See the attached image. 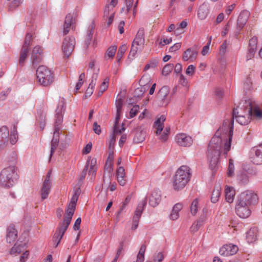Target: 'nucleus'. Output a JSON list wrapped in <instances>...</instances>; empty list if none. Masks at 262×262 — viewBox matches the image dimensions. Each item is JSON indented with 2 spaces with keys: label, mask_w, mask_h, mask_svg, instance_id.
<instances>
[{
  "label": "nucleus",
  "mask_w": 262,
  "mask_h": 262,
  "mask_svg": "<svg viewBox=\"0 0 262 262\" xmlns=\"http://www.w3.org/2000/svg\"><path fill=\"white\" fill-rule=\"evenodd\" d=\"M113 163L106 161L104 166V169L108 171L109 173V177H111V173L113 171Z\"/></svg>",
  "instance_id": "obj_50"
},
{
  "label": "nucleus",
  "mask_w": 262,
  "mask_h": 262,
  "mask_svg": "<svg viewBox=\"0 0 262 262\" xmlns=\"http://www.w3.org/2000/svg\"><path fill=\"white\" fill-rule=\"evenodd\" d=\"M236 180L238 184L246 185L249 182V177L245 171H240L237 174Z\"/></svg>",
  "instance_id": "obj_26"
},
{
  "label": "nucleus",
  "mask_w": 262,
  "mask_h": 262,
  "mask_svg": "<svg viewBox=\"0 0 262 262\" xmlns=\"http://www.w3.org/2000/svg\"><path fill=\"white\" fill-rule=\"evenodd\" d=\"M249 157L251 161L254 164H262V144L252 147L250 151Z\"/></svg>",
  "instance_id": "obj_8"
},
{
  "label": "nucleus",
  "mask_w": 262,
  "mask_h": 262,
  "mask_svg": "<svg viewBox=\"0 0 262 262\" xmlns=\"http://www.w3.org/2000/svg\"><path fill=\"white\" fill-rule=\"evenodd\" d=\"M17 135L15 133H11L9 137V145L15 144L17 141Z\"/></svg>",
  "instance_id": "obj_51"
},
{
  "label": "nucleus",
  "mask_w": 262,
  "mask_h": 262,
  "mask_svg": "<svg viewBox=\"0 0 262 262\" xmlns=\"http://www.w3.org/2000/svg\"><path fill=\"white\" fill-rule=\"evenodd\" d=\"M211 36L210 37L209 40L206 46H205L202 50L201 53L203 56H205L209 52V47L211 43Z\"/></svg>",
  "instance_id": "obj_52"
},
{
  "label": "nucleus",
  "mask_w": 262,
  "mask_h": 262,
  "mask_svg": "<svg viewBox=\"0 0 262 262\" xmlns=\"http://www.w3.org/2000/svg\"><path fill=\"white\" fill-rule=\"evenodd\" d=\"M161 195L160 191L154 190L151 193L149 199V204L152 207H156L160 202Z\"/></svg>",
  "instance_id": "obj_19"
},
{
  "label": "nucleus",
  "mask_w": 262,
  "mask_h": 262,
  "mask_svg": "<svg viewBox=\"0 0 262 262\" xmlns=\"http://www.w3.org/2000/svg\"><path fill=\"white\" fill-rule=\"evenodd\" d=\"M255 52H256V51L253 50V49H248V52L246 56L247 60H248L252 59L254 57Z\"/></svg>",
  "instance_id": "obj_62"
},
{
  "label": "nucleus",
  "mask_w": 262,
  "mask_h": 262,
  "mask_svg": "<svg viewBox=\"0 0 262 262\" xmlns=\"http://www.w3.org/2000/svg\"><path fill=\"white\" fill-rule=\"evenodd\" d=\"M235 211L238 216L243 219L249 217L251 214L249 205H244L238 201L235 207Z\"/></svg>",
  "instance_id": "obj_12"
},
{
  "label": "nucleus",
  "mask_w": 262,
  "mask_h": 262,
  "mask_svg": "<svg viewBox=\"0 0 262 262\" xmlns=\"http://www.w3.org/2000/svg\"><path fill=\"white\" fill-rule=\"evenodd\" d=\"M9 132L6 126L0 128V149L9 146Z\"/></svg>",
  "instance_id": "obj_13"
},
{
  "label": "nucleus",
  "mask_w": 262,
  "mask_h": 262,
  "mask_svg": "<svg viewBox=\"0 0 262 262\" xmlns=\"http://www.w3.org/2000/svg\"><path fill=\"white\" fill-rule=\"evenodd\" d=\"M75 39L74 37H66L62 42V50L65 56L69 57L72 54L75 45Z\"/></svg>",
  "instance_id": "obj_9"
},
{
  "label": "nucleus",
  "mask_w": 262,
  "mask_h": 262,
  "mask_svg": "<svg viewBox=\"0 0 262 262\" xmlns=\"http://www.w3.org/2000/svg\"><path fill=\"white\" fill-rule=\"evenodd\" d=\"M195 67L193 65H190L188 67L187 70H186V74L188 75H193V74H194V70H195Z\"/></svg>",
  "instance_id": "obj_59"
},
{
  "label": "nucleus",
  "mask_w": 262,
  "mask_h": 262,
  "mask_svg": "<svg viewBox=\"0 0 262 262\" xmlns=\"http://www.w3.org/2000/svg\"><path fill=\"white\" fill-rule=\"evenodd\" d=\"M260 119L262 118V111L257 107H253L252 105V114L250 118Z\"/></svg>",
  "instance_id": "obj_36"
},
{
  "label": "nucleus",
  "mask_w": 262,
  "mask_h": 262,
  "mask_svg": "<svg viewBox=\"0 0 262 262\" xmlns=\"http://www.w3.org/2000/svg\"><path fill=\"white\" fill-rule=\"evenodd\" d=\"M190 168L182 165L176 171L173 181V187L176 191L183 189L190 180Z\"/></svg>",
  "instance_id": "obj_4"
},
{
  "label": "nucleus",
  "mask_w": 262,
  "mask_h": 262,
  "mask_svg": "<svg viewBox=\"0 0 262 262\" xmlns=\"http://www.w3.org/2000/svg\"><path fill=\"white\" fill-rule=\"evenodd\" d=\"M46 113L42 110H40L38 111V116L37 120L39 124V126L41 130L44 129L46 125Z\"/></svg>",
  "instance_id": "obj_31"
},
{
  "label": "nucleus",
  "mask_w": 262,
  "mask_h": 262,
  "mask_svg": "<svg viewBox=\"0 0 262 262\" xmlns=\"http://www.w3.org/2000/svg\"><path fill=\"white\" fill-rule=\"evenodd\" d=\"M139 110V106L138 105H134L132 108L130 110L129 112V116L130 118H133L135 117L137 113L138 112Z\"/></svg>",
  "instance_id": "obj_53"
},
{
  "label": "nucleus",
  "mask_w": 262,
  "mask_h": 262,
  "mask_svg": "<svg viewBox=\"0 0 262 262\" xmlns=\"http://www.w3.org/2000/svg\"><path fill=\"white\" fill-rule=\"evenodd\" d=\"M51 175V171L50 170L48 172L45 181L43 183V185L41 190V196L42 200L47 198L50 192V189L51 187V182L50 179Z\"/></svg>",
  "instance_id": "obj_15"
},
{
  "label": "nucleus",
  "mask_w": 262,
  "mask_h": 262,
  "mask_svg": "<svg viewBox=\"0 0 262 262\" xmlns=\"http://www.w3.org/2000/svg\"><path fill=\"white\" fill-rule=\"evenodd\" d=\"M225 193L226 201L229 203H232L235 193L233 188L230 187H226Z\"/></svg>",
  "instance_id": "obj_32"
},
{
  "label": "nucleus",
  "mask_w": 262,
  "mask_h": 262,
  "mask_svg": "<svg viewBox=\"0 0 262 262\" xmlns=\"http://www.w3.org/2000/svg\"><path fill=\"white\" fill-rule=\"evenodd\" d=\"M181 43H176L174 45L169 48V51L170 52H175L179 50L181 48Z\"/></svg>",
  "instance_id": "obj_61"
},
{
  "label": "nucleus",
  "mask_w": 262,
  "mask_h": 262,
  "mask_svg": "<svg viewBox=\"0 0 262 262\" xmlns=\"http://www.w3.org/2000/svg\"><path fill=\"white\" fill-rule=\"evenodd\" d=\"M202 226V224L201 223V219H199L196 223H194L191 226L190 230L192 232H196L200 229V228Z\"/></svg>",
  "instance_id": "obj_49"
},
{
  "label": "nucleus",
  "mask_w": 262,
  "mask_h": 262,
  "mask_svg": "<svg viewBox=\"0 0 262 262\" xmlns=\"http://www.w3.org/2000/svg\"><path fill=\"white\" fill-rule=\"evenodd\" d=\"M252 87V82L251 79L249 78H247L244 82V91L245 92V93H247L248 91H249Z\"/></svg>",
  "instance_id": "obj_45"
},
{
  "label": "nucleus",
  "mask_w": 262,
  "mask_h": 262,
  "mask_svg": "<svg viewBox=\"0 0 262 262\" xmlns=\"http://www.w3.org/2000/svg\"><path fill=\"white\" fill-rule=\"evenodd\" d=\"M248 13L246 11L242 12L238 16L237 21V33L242 29L246 24L248 19Z\"/></svg>",
  "instance_id": "obj_21"
},
{
  "label": "nucleus",
  "mask_w": 262,
  "mask_h": 262,
  "mask_svg": "<svg viewBox=\"0 0 262 262\" xmlns=\"http://www.w3.org/2000/svg\"><path fill=\"white\" fill-rule=\"evenodd\" d=\"M238 201L247 205H255L257 203V194L251 190H246L239 195Z\"/></svg>",
  "instance_id": "obj_7"
},
{
  "label": "nucleus",
  "mask_w": 262,
  "mask_h": 262,
  "mask_svg": "<svg viewBox=\"0 0 262 262\" xmlns=\"http://www.w3.org/2000/svg\"><path fill=\"white\" fill-rule=\"evenodd\" d=\"M78 195L79 194H78L77 190L73 195L71 202L67 207V209L66 210V214L64 217L62 222L57 228L56 232L53 235V243L55 246V247H57L58 246L66 231H67L69 225L70 224L72 216L75 210Z\"/></svg>",
  "instance_id": "obj_2"
},
{
  "label": "nucleus",
  "mask_w": 262,
  "mask_h": 262,
  "mask_svg": "<svg viewBox=\"0 0 262 262\" xmlns=\"http://www.w3.org/2000/svg\"><path fill=\"white\" fill-rule=\"evenodd\" d=\"M169 93V89L167 86H163L158 92L157 99L159 101V104L161 106L166 105L168 102V95Z\"/></svg>",
  "instance_id": "obj_14"
},
{
  "label": "nucleus",
  "mask_w": 262,
  "mask_h": 262,
  "mask_svg": "<svg viewBox=\"0 0 262 262\" xmlns=\"http://www.w3.org/2000/svg\"><path fill=\"white\" fill-rule=\"evenodd\" d=\"M94 26L93 24L89 26L88 28V34L86 36L85 44L86 47H88L93 37V35L94 33Z\"/></svg>",
  "instance_id": "obj_35"
},
{
  "label": "nucleus",
  "mask_w": 262,
  "mask_h": 262,
  "mask_svg": "<svg viewBox=\"0 0 262 262\" xmlns=\"http://www.w3.org/2000/svg\"><path fill=\"white\" fill-rule=\"evenodd\" d=\"M199 201L198 199H195L192 202L190 207V211L192 215H195L198 212Z\"/></svg>",
  "instance_id": "obj_39"
},
{
  "label": "nucleus",
  "mask_w": 262,
  "mask_h": 262,
  "mask_svg": "<svg viewBox=\"0 0 262 262\" xmlns=\"http://www.w3.org/2000/svg\"><path fill=\"white\" fill-rule=\"evenodd\" d=\"M179 217V212L177 211H176L172 209V212L170 215V218L172 220H177Z\"/></svg>",
  "instance_id": "obj_64"
},
{
  "label": "nucleus",
  "mask_w": 262,
  "mask_h": 262,
  "mask_svg": "<svg viewBox=\"0 0 262 262\" xmlns=\"http://www.w3.org/2000/svg\"><path fill=\"white\" fill-rule=\"evenodd\" d=\"M227 48V41L225 40L220 47V54L224 55L226 53Z\"/></svg>",
  "instance_id": "obj_56"
},
{
  "label": "nucleus",
  "mask_w": 262,
  "mask_h": 262,
  "mask_svg": "<svg viewBox=\"0 0 262 262\" xmlns=\"http://www.w3.org/2000/svg\"><path fill=\"white\" fill-rule=\"evenodd\" d=\"M73 16L71 14H68L65 18L63 25V35L67 34L70 30V27L72 24Z\"/></svg>",
  "instance_id": "obj_30"
},
{
  "label": "nucleus",
  "mask_w": 262,
  "mask_h": 262,
  "mask_svg": "<svg viewBox=\"0 0 262 262\" xmlns=\"http://www.w3.org/2000/svg\"><path fill=\"white\" fill-rule=\"evenodd\" d=\"M33 38V33H27L26 35L24 42L22 47L29 49V47L31 45V41Z\"/></svg>",
  "instance_id": "obj_37"
},
{
  "label": "nucleus",
  "mask_w": 262,
  "mask_h": 262,
  "mask_svg": "<svg viewBox=\"0 0 262 262\" xmlns=\"http://www.w3.org/2000/svg\"><path fill=\"white\" fill-rule=\"evenodd\" d=\"M173 67L172 64H167L163 69L162 74L164 76L168 75L172 71Z\"/></svg>",
  "instance_id": "obj_42"
},
{
  "label": "nucleus",
  "mask_w": 262,
  "mask_h": 262,
  "mask_svg": "<svg viewBox=\"0 0 262 262\" xmlns=\"http://www.w3.org/2000/svg\"><path fill=\"white\" fill-rule=\"evenodd\" d=\"M111 12H114V9L110 7V6H106L104 11V17H107L111 16Z\"/></svg>",
  "instance_id": "obj_54"
},
{
  "label": "nucleus",
  "mask_w": 262,
  "mask_h": 262,
  "mask_svg": "<svg viewBox=\"0 0 262 262\" xmlns=\"http://www.w3.org/2000/svg\"><path fill=\"white\" fill-rule=\"evenodd\" d=\"M37 79L39 83L43 86L50 85L54 80V74L45 66H39L36 70Z\"/></svg>",
  "instance_id": "obj_6"
},
{
  "label": "nucleus",
  "mask_w": 262,
  "mask_h": 262,
  "mask_svg": "<svg viewBox=\"0 0 262 262\" xmlns=\"http://www.w3.org/2000/svg\"><path fill=\"white\" fill-rule=\"evenodd\" d=\"M109 81L108 78H105L102 84L100 86L99 91L98 92V96H101L103 92L107 90L108 88V83Z\"/></svg>",
  "instance_id": "obj_38"
},
{
  "label": "nucleus",
  "mask_w": 262,
  "mask_h": 262,
  "mask_svg": "<svg viewBox=\"0 0 262 262\" xmlns=\"http://www.w3.org/2000/svg\"><path fill=\"white\" fill-rule=\"evenodd\" d=\"M117 47L111 46L107 50L105 56L108 57L112 58L115 54L116 52Z\"/></svg>",
  "instance_id": "obj_46"
},
{
  "label": "nucleus",
  "mask_w": 262,
  "mask_h": 262,
  "mask_svg": "<svg viewBox=\"0 0 262 262\" xmlns=\"http://www.w3.org/2000/svg\"><path fill=\"white\" fill-rule=\"evenodd\" d=\"M209 13V4L204 3L199 8L198 15L200 19H204Z\"/></svg>",
  "instance_id": "obj_25"
},
{
  "label": "nucleus",
  "mask_w": 262,
  "mask_h": 262,
  "mask_svg": "<svg viewBox=\"0 0 262 262\" xmlns=\"http://www.w3.org/2000/svg\"><path fill=\"white\" fill-rule=\"evenodd\" d=\"M17 179L18 175L15 167H7L0 173V185L6 188H10L13 186Z\"/></svg>",
  "instance_id": "obj_5"
},
{
  "label": "nucleus",
  "mask_w": 262,
  "mask_h": 262,
  "mask_svg": "<svg viewBox=\"0 0 262 262\" xmlns=\"http://www.w3.org/2000/svg\"><path fill=\"white\" fill-rule=\"evenodd\" d=\"M252 114V102L249 99L242 101L233 111L232 117L224 120L222 126L216 132L208 145L207 157L210 167L214 168L218 163L222 149L226 156L230 150L234 118L240 124L246 125L250 122Z\"/></svg>",
  "instance_id": "obj_1"
},
{
  "label": "nucleus",
  "mask_w": 262,
  "mask_h": 262,
  "mask_svg": "<svg viewBox=\"0 0 262 262\" xmlns=\"http://www.w3.org/2000/svg\"><path fill=\"white\" fill-rule=\"evenodd\" d=\"M221 187L220 186H217L215 187L211 197V201L212 203H215L218 201L221 195Z\"/></svg>",
  "instance_id": "obj_34"
},
{
  "label": "nucleus",
  "mask_w": 262,
  "mask_h": 262,
  "mask_svg": "<svg viewBox=\"0 0 262 262\" xmlns=\"http://www.w3.org/2000/svg\"><path fill=\"white\" fill-rule=\"evenodd\" d=\"M147 203V197H145L144 200L141 201L138 205L136 210L135 212V214L133 218V223L132 226V230H135L137 229L139 220L142 214V211L144 209V207Z\"/></svg>",
  "instance_id": "obj_10"
},
{
  "label": "nucleus",
  "mask_w": 262,
  "mask_h": 262,
  "mask_svg": "<svg viewBox=\"0 0 262 262\" xmlns=\"http://www.w3.org/2000/svg\"><path fill=\"white\" fill-rule=\"evenodd\" d=\"M138 50V46H137L136 44L132 43V46L129 54V57L132 58H134L137 54Z\"/></svg>",
  "instance_id": "obj_47"
},
{
  "label": "nucleus",
  "mask_w": 262,
  "mask_h": 262,
  "mask_svg": "<svg viewBox=\"0 0 262 262\" xmlns=\"http://www.w3.org/2000/svg\"><path fill=\"white\" fill-rule=\"evenodd\" d=\"M158 64V61L156 60H154L152 61H151L150 63L147 64L145 68V70H147L150 68H155Z\"/></svg>",
  "instance_id": "obj_57"
},
{
  "label": "nucleus",
  "mask_w": 262,
  "mask_h": 262,
  "mask_svg": "<svg viewBox=\"0 0 262 262\" xmlns=\"http://www.w3.org/2000/svg\"><path fill=\"white\" fill-rule=\"evenodd\" d=\"M257 37L254 36L252 37L249 42V48L250 49H253V50H256L257 48Z\"/></svg>",
  "instance_id": "obj_44"
},
{
  "label": "nucleus",
  "mask_w": 262,
  "mask_h": 262,
  "mask_svg": "<svg viewBox=\"0 0 262 262\" xmlns=\"http://www.w3.org/2000/svg\"><path fill=\"white\" fill-rule=\"evenodd\" d=\"M95 85H96L95 81H94V80L91 81L90 83L89 84V86L88 88V89H86V92H85V96L86 97H87V96L90 97L91 96V95L93 93L94 89L95 88Z\"/></svg>",
  "instance_id": "obj_41"
},
{
  "label": "nucleus",
  "mask_w": 262,
  "mask_h": 262,
  "mask_svg": "<svg viewBox=\"0 0 262 262\" xmlns=\"http://www.w3.org/2000/svg\"><path fill=\"white\" fill-rule=\"evenodd\" d=\"M29 51V49L22 47L20 52V56L18 61L19 66H23L24 65L25 60L28 57Z\"/></svg>",
  "instance_id": "obj_33"
},
{
  "label": "nucleus",
  "mask_w": 262,
  "mask_h": 262,
  "mask_svg": "<svg viewBox=\"0 0 262 262\" xmlns=\"http://www.w3.org/2000/svg\"><path fill=\"white\" fill-rule=\"evenodd\" d=\"M85 77V74L84 73H82L79 77L78 82L77 83L75 89L77 91L79 90L80 88L81 87L83 83V79Z\"/></svg>",
  "instance_id": "obj_48"
},
{
  "label": "nucleus",
  "mask_w": 262,
  "mask_h": 262,
  "mask_svg": "<svg viewBox=\"0 0 262 262\" xmlns=\"http://www.w3.org/2000/svg\"><path fill=\"white\" fill-rule=\"evenodd\" d=\"M238 250L237 246L229 244L223 246L219 252L221 255L227 256L235 254Z\"/></svg>",
  "instance_id": "obj_16"
},
{
  "label": "nucleus",
  "mask_w": 262,
  "mask_h": 262,
  "mask_svg": "<svg viewBox=\"0 0 262 262\" xmlns=\"http://www.w3.org/2000/svg\"><path fill=\"white\" fill-rule=\"evenodd\" d=\"M17 237V231L15 226L10 224L7 229L6 241L8 243H12L15 241Z\"/></svg>",
  "instance_id": "obj_18"
},
{
  "label": "nucleus",
  "mask_w": 262,
  "mask_h": 262,
  "mask_svg": "<svg viewBox=\"0 0 262 262\" xmlns=\"http://www.w3.org/2000/svg\"><path fill=\"white\" fill-rule=\"evenodd\" d=\"M258 229L256 227H253L249 229L247 232L246 239L249 243L254 242L257 238Z\"/></svg>",
  "instance_id": "obj_27"
},
{
  "label": "nucleus",
  "mask_w": 262,
  "mask_h": 262,
  "mask_svg": "<svg viewBox=\"0 0 262 262\" xmlns=\"http://www.w3.org/2000/svg\"><path fill=\"white\" fill-rule=\"evenodd\" d=\"M146 137V131L140 128L135 130V135L133 142L135 143H140L143 142Z\"/></svg>",
  "instance_id": "obj_23"
},
{
  "label": "nucleus",
  "mask_w": 262,
  "mask_h": 262,
  "mask_svg": "<svg viewBox=\"0 0 262 262\" xmlns=\"http://www.w3.org/2000/svg\"><path fill=\"white\" fill-rule=\"evenodd\" d=\"M65 102L62 99L58 105L56 111V121L54 125V132L53 134V138L51 141V148L50 152V159L54 152L55 149L58 146L59 143V135L60 131L59 125L62 122V112L64 111Z\"/></svg>",
  "instance_id": "obj_3"
},
{
  "label": "nucleus",
  "mask_w": 262,
  "mask_h": 262,
  "mask_svg": "<svg viewBox=\"0 0 262 262\" xmlns=\"http://www.w3.org/2000/svg\"><path fill=\"white\" fill-rule=\"evenodd\" d=\"M176 140L179 145L184 147L189 146L192 143L191 137L183 133L177 135Z\"/></svg>",
  "instance_id": "obj_17"
},
{
  "label": "nucleus",
  "mask_w": 262,
  "mask_h": 262,
  "mask_svg": "<svg viewBox=\"0 0 262 262\" xmlns=\"http://www.w3.org/2000/svg\"><path fill=\"white\" fill-rule=\"evenodd\" d=\"M125 130L124 127H122L121 129H119V126L117 125H114L113 132L117 135H121L123 132Z\"/></svg>",
  "instance_id": "obj_63"
},
{
  "label": "nucleus",
  "mask_w": 262,
  "mask_h": 262,
  "mask_svg": "<svg viewBox=\"0 0 262 262\" xmlns=\"http://www.w3.org/2000/svg\"><path fill=\"white\" fill-rule=\"evenodd\" d=\"M116 107H117V114L120 113L122 109V107L123 105V100L121 98L118 99L116 101Z\"/></svg>",
  "instance_id": "obj_55"
},
{
  "label": "nucleus",
  "mask_w": 262,
  "mask_h": 262,
  "mask_svg": "<svg viewBox=\"0 0 262 262\" xmlns=\"http://www.w3.org/2000/svg\"><path fill=\"white\" fill-rule=\"evenodd\" d=\"M234 166L233 164V161L232 159H230L228 168L227 170V174L228 177H233L234 175Z\"/></svg>",
  "instance_id": "obj_43"
},
{
  "label": "nucleus",
  "mask_w": 262,
  "mask_h": 262,
  "mask_svg": "<svg viewBox=\"0 0 262 262\" xmlns=\"http://www.w3.org/2000/svg\"><path fill=\"white\" fill-rule=\"evenodd\" d=\"M93 130L97 135H99L101 132L100 126L96 122L93 124Z\"/></svg>",
  "instance_id": "obj_60"
},
{
  "label": "nucleus",
  "mask_w": 262,
  "mask_h": 262,
  "mask_svg": "<svg viewBox=\"0 0 262 262\" xmlns=\"http://www.w3.org/2000/svg\"><path fill=\"white\" fill-rule=\"evenodd\" d=\"M166 120V117L165 115H161L157 120L155 122L154 125V128L156 129L155 133L156 135H159L164 128V122Z\"/></svg>",
  "instance_id": "obj_22"
},
{
  "label": "nucleus",
  "mask_w": 262,
  "mask_h": 262,
  "mask_svg": "<svg viewBox=\"0 0 262 262\" xmlns=\"http://www.w3.org/2000/svg\"><path fill=\"white\" fill-rule=\"evenodd\" d=\"M198 51L194 48H190L184 53L183 59L184 61H194L197 57Z\"/></svg>",
  "instance_id": "obj_20"
},
{
  "label": "nucleus",
  "mask_w": 262,
  "mask_h": 262,
  "mask_svg": "<svg viewBox=\"0 0 262 262\" xmlns=\"http://www.w3.org/2000/svg\"><path fill=\"white\" fill-rule=\"evenodd\" d=\"M26 244L25 243H19L17 242L11 250V254H19L24 252L26 249Z\"/></svg>",
  "instance_id": "obj_29"
},
{
  "label": "nucleus",
  "mask_w": 262,
  "mask_h": 262,
  "mask_svg": "<svg viewBox=\"0 0 262 262\" xmlns=\"http://www.w3.org/2000/svg\"><path fill=\"white\" fill-rule=\"evenodd\" d=\"M117 177L119 184L124 186L126 182L125 170L123 167H119L117 170Z\"/></svg>",
  "instance_id": "obj_28"
},
{
  "label": "nucleus",
  "mask_w": 262,
  "mask_h": 262,
  "mask_svg": "<svg viewBox=\"0 0 262 262\" xmlns=\"http://www.w3.org/2000/svg\"><path fill=\"white\" fill-rule=\"evenodd\" d=\"M146 250V246L144 245H142L140 249L139 252L137 255L139 258H144V253Z\"/></svg>",
  "instance_id": "obj_58"
},
{
  "label": "nucleus",
  "mask_w": 262,
  "mask_h": 262,
  "mask_svg": "<svg viewBox=\"0 0 262 262\" xmlns=\"http://www.w3.org/2000/svg\"><path fill=\"white\" fill-rule=\"evenodd\" d=\"M43 50L39 46H35L31 54V60L32 66L35 67L42 59Z\"/></svg>",
  "instance_id": "obj_11"
},
{
  "label": "nucleus",
  "mask_w": 262,
  "mask_h": 262,
  "mask_svg": "<svg viewBox=\"0 0 262 262\" xmlns=\"http://www.w3.org/2000/svg\"><path fill=\"white\" fill-rule=\"evenodd\" d=\"M144 30L143 28H140L138 30L133 43L136 44L137 46H142L144 45Z\"/></svg>",
  "instance_id": "obj_24"
},
{
  "label": "nucleus",
  "mask_w": 262,
  "mask_h": 262,
  "mask_svg": "<svg viewBox=\"0 0 262 262\" xmlns=\"http://www.w3.org/2000/svg\"><path fill=\"white\" fill-rule=\"evenodd\" d=\"M127 47L125 45H122L119 47L117 55V58L118 61H119L121 59Z\"/></svg>",
  "instance_id": "obj_40"
}]
</instances>
